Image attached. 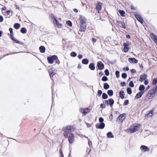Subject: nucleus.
Wrapping results in <instances>:
<instances>
[{
	"mask_svg": "<svg viewBox=\"0 0 157 157\" xmlns=\"http://www.w3.org/2000/svg\"><path fill=\"white\" fill-rule=\"evenodd\" d=\"M47 59L48 63L50 64H53L54 60H56V63L58 64H59L60 63L58 57L56 55H50L49 56L47 57Z\"/></svg>",
	"mask_w": 157,
	"mask_h": 157,
	"instance_id": "f257e3e1",
	"label": "nucleus"
},
{
	"mask_svg": "<svg viewBox=\"0 0 157 157\" xmlns=\"http://www.w3.org/2000/svg\"><path fill=\"white\" fill-rule=\"evenodd\" d=\"M63 135L65 138H68V142L70 144H72L73 143L75 140V136L72 133L70 132L68 136V132L67 131L65 130L63 133Z\"/></svg>",
	"mask_w": 157,
	"mask_h": 157,
	"instance_id": "f03ea898",
	"label": "nucleus"
},
{
	"mask_svg": "<svg viewBox=\"0 0 157 157\" xmlns=\"http://www.w3.org/2000/svg\"><path fill=\"white\" fill-rule=\"evenodd\" d=\"M141 126L140 124L135 123L130 126L131 128V133H134L138 131Z\"/></svg>",
	"mask_w": 157,
	"mask_h": 157,
	"instance_id": "7ed1b4c3",
	"label": "nucleus"
},
{
	"mask_svg": "<svg viewBox=\"0 0 157 157\" xmlns=\"http://www.w3.org/2000/svg\"><path fill=\"white\" fill-rule=\"evenodd\" d=\"M51 17L52 20V23L55 26L59 28H61L62 24L59 23L56 17L53 14H52Z\"/></svg>",
	"mask_w": 157,
	"mask_h": 157,
	"instance_id": "20e7f679",
	"label": "nucleus"
},
{
	"mask_svg": "<svg viewBox=\"0 0 157 157\" xmlns=\"http://www.w3.org/2000/svg\"><path fill=\"white\" fill-rule=\"evenodd\" d=\"M103 102L106 104L107 106L109 105L112 108V110H113L112 107L114 103V100L112 98H110L107 100H105L103 101Z\"/></svg>",
	"mask_w": 157,
	"mask_h": 157,
	"instance_id": "39448f33",
	"label": "nucleus"
},
{
	"mask_svg": "<svg viewBox=\"0 0 157 157\" xmlns=\"http://www.w3.org/2000/svg\"><path fill=\"white\" fill-rule=\"evenodd\" d=\"M134 15L137 20L141 24H142L144 22V19L139 13L137 12H134Z\"/></svg>",
	"mask_w": 157,
	"mask_h": 157,
	"instance_id": "423d86ee",
	"label": "nucleus"
},
{
	"mask_svg": "<svg viewBox=\"0 0 157 157\" xmlns=\"http://www.w3.org/2000/svg\"><path fill=\"white\" fill-rule=\"evenodd\" d=\"M126 117V114L125 113H123L120 114L117 117L116 120V121L119 123L120 122L122 123L125 119Z\"/></svg>",
	"mask_w": 157,
	"mask_h": 157,
	"instance_id": "0eeeda50",
	"label": "nucleus"
},
{
	"mask_svg": "<svg viewBox=\"0 0 157 157\" xmlns=\"http://www.w3.org/2000/svg\"><path fill=\"white\" fill-rule=\"evenodd\" d=\"M155 94L156 93L154 92L151 89L148 92L146 95V97L148 99H151L154 98Z\"/></svg>",
	"mask_w": 157,
	"mask_h": 157,
	"instance_id": "6e6552de",
	"label": "nucleus"
},
{
	"mask_svg": "<svg viewBox=\"0 0 157 157\" xmlns=\"http://www.w3.org/2000/svg\"><path fill=\"white\" fill-rule=\"evenodd\" d=\"M79 111L83 115L85 116L90 112V110L88 108H81L80 109Z\"/></svg>",
	"mask_w": 157,
	"mask_h": 157,
	"instance_id": "1a4fd4ad",
	"label": "nucleus"
},
{
	"mask_svg": "<svg viewBox=\"0 0 157 157\" xmlns=\"http://www.w3.org/2000/svg\"><path fill=\"white\" fill-rule=\"evenodd\" d=\"M105 68V65L101 61H99L97 62L96 65V69H98L100 71L104 69Z\"/></svg>",
	"mask_w": 157,
	"mask_h": 157,
	"instance_id": "9d476101",
	"label": "nucleus"
},
{
	"mask_svg": "<svg viewBox=\"0 0 157 157\" xmlns=\"http://www.w3.org/2000/svg\"><path fill=\"white\" fill-rule=\"evenodd\" d=\"M80 24L81 25L85 24L86 22V19L84 16L80 15L79 17Z\"/></svg>",
	"mask_w": 157,
	"mask_h": 157,
	"instance_id": "9b49d317",
	"label": "nucleus"
},
{
	"mask_svg": "<svg viewBox=\"0 0 157 157\" xmlns=\"http://www.w3.org/2000/svg\"><path fill=\"white\" fill-rule=\"evenodd\" d=\"M73 129V127L71 125L67 126L66 127H64L62 129L63 130L67 131L68 133V134L70 132H71L72 131V129Z\"/></svg>",
	"mask_w": 157,
	"mask_h": 157,
	"instance_id": "f8f14e48",
	"label": "nucleus"
},
{
	"mask_svg": "<svg viewBox=\"0 0 157 157\" xmlns=\"http://www.w3.org/2000/svg\"><path fill=\"white\" fill-rule=\"evenodd\" d=\"M140 149L142 152H144L149 151H150V148L147 146L144 145H141L140 147Z\"/></svg>",
	"mask_w": 157,
	"mask_h": 157,
	"instance_id": "ddd939ff",
	"label": "nucleus"
},
{
	"mask_svg": "<svg viewBox=\"0 0 157 157\" xmlns=\"http://www.w3.org/2000/svg\"><path fill=\"white\" fill-rule=\"evenodd\" d=\"M105 126V124L103 123H97L95 125V127L97 129H103Z\"/></svg>",
	"mask_w": 157,
	"mask_h": 157,
	"instance_id": "4468645a",
	"label": "nucleus"
},
{
	"mask_svg": "<svg viewBox=\"0 0 157 157\" xmlns=\"http://www.w3.org/2000/svg\"><path fill=\"white\" fill-rule=\"evenodd\" d=\"M147 75L145 73L141 75L140 76L139 81L141 82H143L147 78Z\"/></svg>",
	"mask_w": 157,
	"mask_h": 157,
	"instance_id": "2eb2a0df",
	"label": "nucleus"
},
{
	"mask_svg": "<svg viewBox=\"0 0 157 157\" xmlns=\"http://www.w3.org/2000/svg\"><path fill=\"white\" fill-rule=\"evenodd\" d=\"M102 3L100 2H98L96 4L95 7V9L98 10V11H100L101 9V6Z\"/></svg>",
	"mask_w": 157,
	"mask_h": 157,
	"instance_id": "dca6fc26",
	"label": "nucleus"
},
{
	"mask_svg": "<svg viewBox=\"0 0 157 157\" xmlns=\"http://www.w3.org/2000/svg\"><path fill=\"white\" fill-rule=\"evenodd\" d=\"M12 41L15 43L18 44L20 45H22L23 46V47L24 48H25L26 47V44H24L23 42L19 41L16 38H14L13 40H12Z\"/></svg>",
	"mask_w": 157,
	"mask_h": 157,
	"instance_id": "f3484780",
	"label": "nucleus"
},
{
	"mask_svg": "<svg viewBox=\"0 0 157 157\" xmlns=\"http://www.w3.org/2000/svg\"><path fill=\"white\" fill-rule=\"evenodd\" d=\"M128 60L131 63H136L138 62V60L136 59L134 57L129 58L128 59Z\"/></svg>",
	"mask_w": 157,
	"mask_h": 157,
	"instance_id": "a211bd4d",
	"label": "nucleus"
},
{
	"mask_svg": "<svg viewBox=\"0 0 157 157\" xmlns=\"http://www.w3.org/2000/svg\"><path fill=\"white\" fill-rule=\"evenodd\" d=\"M150 35L152 39L157 45V36L153 33H151Z\"/></svg>",
	"mask_w": 157,
	"mask_h": 157,
	"instance_id": "6ab92c4d",
	"label": "nucleus"
},
{
	"mask_svg": "<svg viewBox=\"0 0 157 157\" xmlns=\"http://www.w3.org/2000/svg\"><path fill=\"white\" fill-rule=\"evenodd\" d=\"M9 31L10 33V38L11 40H13L15 38L14 36V34L13 32V29L12 28H9Z\"/></svg>",
	"mask_w": 157,
	"mask_h": 157,
	"instance_id": "aec40b11",
	"label": "nucleus"
},
{
	"mask_svg": "<svg viewBox=\"0 0 157 157\" xmlns=\"http://www.w3.org/2000/svg\"><path fill=\"white\" fill-rule=\"evenodd\" d=\"M117 23L119 25V26L124 29L126 28V26L124 23L120 21H117Z\"/></svg>",
	"mask_w": 157,
	"mask_h": 157,
	"instance_id": "412c9836",
	"label": "nucleus"
},
{
	"mask_svg": "<svg viewBox=\"0 0 157 157\" xmlns=\"http://www.w3.org/2000/svg\"><path fill=\"white\" fill-rule=\"evenodd\" d=\"M143 92H139L137 93L136 94V95L135 96V100H137L140 98L144 94Z\"/></svg>",
	"mask_w": 157,
	"mask_h": 157,
	"instance_id": "4be33fe9",
	"label": "nucleus"
},
{
	"mask_svg": "<svg viewBox=\"0 0 157 157\" xmlns=\"http://www.w3.org/2000/svg\"><path fill=\"white\" fill-rule=\"evenodd\" d=\"M153 109H152L150 111H148L147 112V114L145 115V117L146 118L148 117H151L152 116V115H150V114H152L153 113Z\"/></svg>",
	"mask_w": 157,
	"mask_h": 157,
	"instance_id": "5701e85b",
	"label": "nucleus"
},
{
	"mask_svg": "<svg viewBox=\"0 0 157 157\" xmlns=\"http://www.w3.org/2000/svg\"><path fill=\"white\" fill-rule=\"evenodd\" d=\"M89 68L91 70H94L95 68V63H90L89 65Z\"/></svg>",
	"mask_w": 157,
	"mask_h": 157,
	"instance_id": "b1692460",
	"label": "nucleus"
},
{
	"mask_svg": "<svg viewBox=\"0 0 157 157\" xmlns=\"http://www.w3.org/2000/svg\"><path fill=\"white\" fill-rule=\"evenodd\" d=\"M145 86L144 85H140L139 88V90L140 91V92H143L144 93L145 92L144 89H145Z\"/></svg>",
	"mask_w": 157,
	"mask_h": 157,
	"instance_id": "393cba45",
	"label": "nucleus"
},
{
	"mask_svg": "<svg viewBox=\"0 0 157 157\" xmlns=\"http://www.w3.org/2000/svg\"><path fill=\"white\" fill-rule=\"evenodd\" d=\"M119 95L120 98L121 99H123L124 98L125 94L124 90H121L119 92Z\"/></svg>",
	"mask_w": 157,
	"mask_h": 157,
	"instance_id": "a878e982",
	"label": "nucleus"
},
{
	"mask_svg": "<svg viewBox=\"0 0 157 157\" xmlns=\"http://www.w3.org/2000/svg\"><path fill=\"white\" fill-rule=\"evenodd\" d=\"M39 49L40 52L41 53H44L45 52L46 50L45 47L42 45L40 46L39 47Z\"/></svg>",
	"mask_w": 157,
	"mask_h": 157,
	"instance_id": "bb28decb",
	"label": "nucleus"
},
{
	"mask_svg": "<svg viewBox=\"0 0 157 157\" xmlns=\"http://www.w3.org/2000/svg\"><path fill=\"white\" fill-rule=\"evenodd\" d=\"M83 25H81V24H80V28L79 29V31L80 32H85L86 31V26H84Z\"/></svg>",
	"mask_w": 157,
	"mask_h": 157,
	"instance_id": "cd10ccee",
	"label": "nucleus"
},
{
	"mask_svg": "<svg viewBox=\"0 0 157 157\" xmlns=\"http://www.w3.org/2000/svg\"><path fill=\"white\" fill-rule=\"evenodd\" d=\"M107 137L108 138H113L114 137L111 132H109L106 134Z\"/></svg>",
	"mask_w": 157,
	"mask_h": 157,
	"instance_id": "c85d7f7f",
	"label": "nucleus"
},
{
	"mask_svg": "<svg viewBox=\"0 0 157 157\" xmlns=\"http://www.w3.org/2000/svg\"><path fill=\"white\" fill-rule=\"evenodd\" d=\"M48 73L50 77L51 78L52 77L56 74L54 71H52L51 70H48Z\"/></svg>",
	"mask_w": 157,
	"mask_h": 157,
	"instance_id": "c756f323",
	"label": "nucleus"
},
{
	"mask_svg": "<svg viewBox=\"0 0 157 157\" xmlns=\"http://www.w3.org/2000/svg\"><path fill=\"white\" fill-rule=\"evenodd\" d=\"M89 62V60L86 58H84L82 60V63L85 65H87Z\"/></svg>",
	"mask_w": 157,
	"mask_h": 157,
	"instance_id": "7c9ffc66",
	"label": "nucleus"
},
{
	"mask_svg": "<svg viewBox=\"0 0 157 157\" xmlns=\"http://www.w3.org/2000/svg\"><path fill=\"white\" fill-rule=\"evenodd\" d=\"M20 24L18 23H15L13 25V27L14 28L17 30L18 29L20 28Z\"/></svg>",
	"mask_w": 157,
	"mask_h": 157,
	"instance_id": "2f4dec72",
	"label": "nucleus"
},
{
	"mask_svg": "<svg viewBox=\"0 0 157 157\" xmlns=\"http://www.w3.org/2000/svg\"><path fill=\"white\" fill-rule=\"evenodd\" d=\"M118 12L121 17H124L125 16V12L124 10H118Z\"/></svg>",
	"mask_w": 157,
	"mask_h": 157,
	"instance_id": "473e14b6",
	"label": "nucleus"
},
{
	"mask_svg": "<svg viewBox=\"0 0 157 157\" xmlns=\"http://www.w3.org/2000/svg\"><path fill=\"white\" fill-rule=\"evenodd\" d=\"M107 93L109 96L111 97L113 95V90H107Z\"/></svg>",
	"mask_w": 157,
	"mask_h": 157,
	"instance_id": "72a5a7b5",
	"label": "nucleus"
},
{
	"mask_svg": "<svg viewBox=\"0 0 157 157\" xmlns=\"http://www.w3.org/2000/svg\"><path fill=\"white\" fill-rule=\"evenodd\" d=\"M27 32L26 29L25 27H22L20 29V32L23 34H25Z\"/></svg>",
	"mask_w": 157,
	"mask_h": 157,
	"instance_id": "f704fd0d",
	"label": "nucleus"
},
{
	"mask_svg": "<svg viewBox=\"0 0 157 157\" xmlns=\"http://www.w3.org/2000/svg\"><path fill=\"white\" fill-rule=\"evenodd\" d=\"M109 86L107 83H105L103 84V88L105 90H107L109 88Z\"/></svg>",
	"mask_w": 157,
	"mask_h": 157,
	"instance_id": "c9c22d12",
	"label": "nucleus"
},
{
	"mask_svg": "<svg viewBox=\"0 0 157 157\" xmlns=\"http://www.w3.org/2000/svg\"><path fill=\"white\" fill-rule=\"evenodd\" d=\"M108 97V95L105 93H103L102 94V98L103 99H106Z\"/></svg>",
	"mask_w": 157,
	"mask_h": 157,
	"instance_id": "e433bc0d",
	"label": "nucleus"
},
{
	"mask_svg": "<svg viewBox=\"0 0 157 157\" xmlns=\"http://www.w3.org/2000/svg\"><path fill=\"white\" fill-rule=\"evenodd\" d=\"M126 91L127 93L129 94H131L132 93V89L130 87H128L126 88Z\"/></svg>",
	"mask_w": 157,
	"mask_h": 157,
	"instance_id": "4c0bfd02",
	"label": "nucleus"
},
{
	"mask_svg": "<svg viewBox=\"0 0 157 157\" xmlns=\"http://www.w3.org/2000/svg\"><path fill=\"white\" fill-rule=\"evenodd\" d=\"M106 60L108 63H110L111 64H114L116 61V59H115L114 61H110L108 59H106Z\"/></svg>",
	"mask_w": 157,
	"mask_h": 157,
	"instance_id": "58836bf2",
	"label": "nucleus"
},
{
	"mask_svg": "<svg viewBox=\"0 0 157 157\" xmlns=\"http://www.w3.org/2000/svg\"><path fill=\"white\" fill-rule=\"evenodd\" d=\"M157 83V78H154L152 80V85L153 86H155Z\"/></svg>",
	"mask_w": 157,
	"mask_h": 157,
	"instance_id": "ea45409f",
	"label": "nucleus"
},
{
	"mask_svg": "<svg viewBox=\"0 0 157 157\" xmlns=\"http://www.w3.org/2000/svg\"><path fill=\"white\" fill-rule=\"evenodd\" d=\"M66 23L67 26L69 27H71L72 26V22L70 20H68L66 22Z\"/></svg>",
	"mask_w": 157,
	"mask_h": 157,
	"instance_id": "a19ab883",
	"label": "nucleus"
},
{
	"mask_svg": "<svg viewBox=\"0 0 157 157\" xmlns=\"http://www.w3.org/2000/svg\"><path fill=\"white\" fill-rule=\"evenodd\" d=\"M116 77L117 78H118L120 77V73L119 71L118 70H116L115 71V73Z\"/></svg>",
	"mask_w": 157,
	"mask_h": 157,
	"instance_id": "79ce46f5",
	"label": "nucleus"
},
{
	"mask_svg": "<svg viewBox=\"0 0 157 157\" xmlns=\"http://www.w3.org/2000/svg\"><path fill=\"white\" fill-rule=\"evenodd\" d=\"M77 53L75 52H71L70 53V56L72 57H75L77 56Z\"/></svg>",
	"mask_w": 157,
	"mask_h": 157,
	"instance_id": "37998d69",
	"label": "nucleus"
},
{
	"mask_svg": "<svg viewBox=\"0 0 157 157\" xmlns=\"http://www.w3.org/2000/svg\"><path fill=\"white\" fill-rule=\"evenodd\" d=\"M122 78L123 79H125L127 77V75L126 73H123L121 75Z\"/></svg>",
	"mask_w": 157,
	"mask_h": 157,
	"instance_id": "c03bdc74",
	"label": "nucleus"
},
{
	"mask_svg": "<svg viewBox=\"0 0 157 157\" xmlns=\"http://www.w3.org/2000/svg\"><path fill=\"white\" fill-rule=\"evenodd\" d=\"M108 80L107 77L105 76H104L101 78V80L103 82H106Z\"/></svg>",
	"mask_w": 157,
	"mask_h": 157,
	"instance_id": "a18cd8bd",
	"label": "nucleus"
},
{
	"mask_svg": "<svg viewBox=\"0 0 157 157\" xmlns=\"http://www.w3.org/2000/svg\"><path fill=\"white\" fill-rule=\"evenodd\" d=\"M128 85L129 86V87H133L134 86V85L133 83V82L132 81H130Z\"/></svg>",
	"mask_w": 157,
	"mask_h": 157,
	"instance_id": "49530a36",
	"label": "nucleus"
},
{
	"mask_svg": "<svg viewBox=\"0 0 157 157\" xmlns=\"http://www.w3.org/2000/svg\"><path fill=\"white\" fill-rule=\"evenodd\" d=\"M129 49V48H128L127 47L124 46V48L123 49V51L124 52H128Z\"/></svg>",
	"mask_w": 157,
	"mask_h": 157,
	"instance_id": "de8ad7c7",
	"label": "nucleus"
},
{
	"mask_svg": "<svg viewBox=\"0 0 157 157\" xmlns=\"http://www.w3.org/2000/svg\"><path fill=\"white\" fill-rule=\"evenodd\" d=\"M104 73L105 75L106 76H108L109 75V70L107 69L105 70L104 71Z\"/></svg>",
	"mask_w": 157,
	"mask_h": 157,
	"instance_id": "09e8293b",
	"label": "nucleus"
},
{
	"mask_svg": "<svg viewBox=\"0 0 157 157\" xmlns=\"http://www.w3.org/2000/svg\"><path fill=\"white\" fill-rule=\"evenodd\" d=\"M102 94V92L101 90H98L97 91V95L99 97H100Z\"/></svg>",
	"mask_w": 157,
	"mask_h": 157,
	"instance_id": "8fccbe9b",
	"label": "nucleus"
},
{
	"mask_svg": "<svg viewBox=\"0 0 157 157\" xmlns=\"http://www.w3.org/2000/svg\"><path fill=\"white\" fill-rule=\"evenodd\" d=\"M129 103V101L128 99L126 100L124 102L123 105L124 106H126L128 105Z\"/></svg>",
	"mask_w": 157,
	"mask_h": 157,
	"instance_id": "3c124183",
	"label": "nucleus"
},
{
	"mask_svg": "<svg viewBox=\"0 0 157 157\" xmlns=\"http://www.w3.org/2000/svg\"><path fill=\"white\" fill-rule=\"evenodd\" d=\"M130 45V43L128 41H127L126 43H123V46L125 47H127Z\"/></svg>",
	"mask_w": 157,
	"mask_h": 157,
	"instance_id": "603ef678",
	"label": "nucleus"
},
{
	"mask_svg": "<svg viewBox=\"0 0 157 157\" xmlns=\"http://www.w3.org/2000/svg\"><path fill=\"white\" fill-rule=\"evenodd\" d=\"M152 91L154 92L155 93H156V91L157 90V85H155V86L153 87V88L151 89Z\"/></svg>",
	"mask_w": 157,
	"mask_h": 157,
	"instance_id": "864d4df0",
	"label": "nucleus"
},
{
	"mask_svg": "<svg viewBox=\"0 0 157 157\" xmlns=\"http://www.w3.org/2000/svg\"><path fill=\"white\" fill-rule=\"evenodd\" d=\"M130 71L131 73L132 74H133V75L135 74L136 72V70L135 69H133L130 70Z\"/></svg>",
	"mask_w": 157,
	"mask_h": 157,
	"instance_id": "5fc2aeb1",
	"label": "nucleus"
},
{
	"mask_svg": "<svg viewBox=\"0 0 157 157\" xmlns=\"http://www.w3.org/2000/svg\"><path fill=\"white\" fill-rule=\"evenodd\" d=\"M104 121V119L102 117H100L99 118V121L100 123H103V121Z\"/></svg>",
	"mask_w": 157,
	"mask_h": 157,
	"instance_id": "6e6d98bb",
	"label": "nucleus"
},
{
	"mask_svg": "<svg viewBox=\"0 0 157 157\" xmlns=\"http://www.w3.org/2000/svg\"><path fill=\"white\" fill-rule=\"evenodd\" d=\"M120 85L122 87L125 86L126 85V83L124 82H121Z\"/></svg>",
	"mask_w": 157,
	"mask_h": 157,
	"instance_id": "4d7b16f0",
	"label": "nucleus"
},
{
	"mask_svg": "<svg viewBox=\"0 0 157 157\" xmlns=\"http://www.w3.org/2000/svg\"><path fill=\"white\" fill-rule=\"evenodd\" d=\"M105 105V104L101 103L100 105V108L102 109L105 108L106 107Z\"/></svg>",
	"mask_w": 157,
	"mask_h": 157,
	"instance_id": "13d9d810",
	"label": "nucleus"
},
{
	"mask_svg": "<svg viewBox=\"0 0 157 157\" xmlns=\"http://www.w3.org/2000/svg\"><path fill=\"white\" fill-rule=\"evenodd\" d=\"M125 131L127 133H131V127H130V128H128L126 129Z\"/></svg>",
	"mask_w": 157,
	"mask_h": 157,
	"instance_id": "bf43d9fd",
	"label": "nucleus"
},
{
	"mask_svg": "<svg viewBox=\"0 0 157 157\" xmlns=\"http://www.w3.org/2000/svg\"><path fill=\"white\" fill-rule=\"evenodd\" d=\"M52 88V105H53V101L54 100V98H53V91L54 90V89L52 88V87H51Z\"/></svg>",
	"mask_w": 157,
	"mask_h": 157,
	"instance_id": "052dcab7",
	"label": "nucleus"
},
{
	"mask_svg": "<svg viewBox=\"0 0 157 157\" xmlns=\"http://www.w3.org/2000/svg\"><path fill=\"white\" fill-rule=\"evenodd\" d=\"M129 67H124L123 68V70L124 71H128L129 70Z\"/></svg>",
	"mask_w": 157,
	"mask_h": 157,
	"instance_id": "680f3d73",
	"label": "nucleus"
},
{
	"mask_svg": "<svg viewBox=\"0 0 157 157\" xmlns=\"http://www.w3.org/2000/svg\"><path fill=\"white\" fill-rule=\"evenodd\" d=\"M88 139V144L90 147H91L92 146V142L90 140V139Z\"/></svg>",
	"mask_w": 157,
	"mask_h": 157,
	"instance_id": "e2e57ef3",
	"label": "nucleus"
},
{
	"mask_svg": "<svg viewBox=\"0 0 157 157\" xmlns=\"http://www.w3.org/2000/svg\"><path fill=\"white\" fill-rule=\"evenodd\" d=\"M144 84L145 85H147L149 83V81L148 79H147V78L144 80Z\"/></svg>",
	"mask_w": 157,
	"mask_h": 157,
	"instance_id": "0e129e2a",
	"label": "nucleus"
},
{
	"mask_svg": "<svg viewBox=\"0 0 157 157\" xmlns=\"http://www.w3.org/2000/svg\"><path fill=\"white\" fill-rule=\"evenodd\" d=\"M113 115L112 113H111L109 116V118L110 121H111L113 119Z\"/></svg>",
	"mask_w": 157,
	"mask_h": 157,
	"instance_id": "69168bd1",
	"label": "nucleus"
},
{
	"mask_svg": "<svg viewBox=\"0 0 157 157\" xmlns=\"http://www.w3.org/2000/svg\"><path fill=\"white\" fill-rule=\"evenodd\" d=\"M3 20L4 19L3 16L1 15H0V22H3Z\"/></svg>",
	"mask_w": 157,
	"mask_h": 157,
	"instance_id": "338daca9",
	"label": "nucleus"
},
{
	"mask_svg": "<svg viewBox=\"0 0 157 157\" xmlns=\"http://www.w3.org/2000/svg\"><path fill=\"white\" fill-rule=\"evenodd\" d=\"M85 123L86 124L87 127V128H90L91 127V124H89L88 123H87L86 122H85Z\"/></svg>",
	"mask_w": 157,
	"mask_h": 157,
	"instance_id": "774afa93",
	"label": "nucleus"
}]
</instances>
